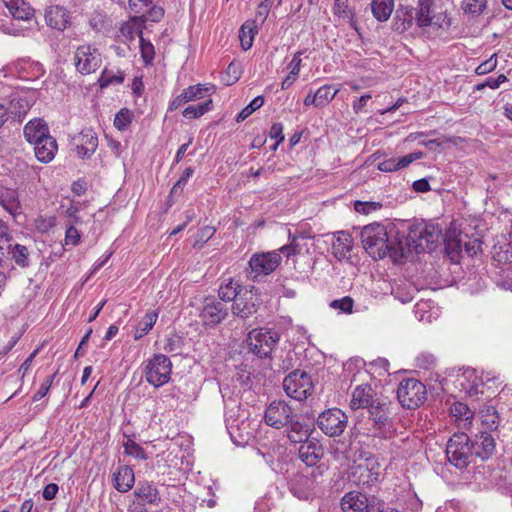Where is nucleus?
Returning a JSON list of instances; mask_svg holds the SVG:
<instances>
[{"mask_svg": "<svg viewBox=\"0 0 512 512\" xmlns=\"http://www.w3.org/2000/svg\"><path fill=\"white\" fill-rule=\"evenodd\" d=\"M448 461L458 469L475 462L471 438L465 433H455L446 447Z\"/></svg>", "mask_w": 512, "mask_h": 512, "instance_id": "f257e3e1", "label": "nucleus"}, {"mask_svg": "<svg viewBox=\"0 0 512 512\" xmlns=\"http://www.w3.org/2000/svg\"><path fill=\"white\" fill-rule=\"evenodd\" d=\"M388 240L386 227L382 224L372 223L365 226L361 231L363 248L374 259L385 258Z\"/></svg>", "mask_w": 512, "mask_h": 512, "instance_id": "f03ea898", "label": "nucleus"}, {"mask_svg": "<svg viewBox=\"0 0 512 512\" xmlns=\"http://www.w3.org/2000/svg\"><path fill=\"white\" fill-rule=\"evenodd\" d=\"M280 340V334L269 328L252 329L246 338L250 352L263 359L271 356Z\"/></svg>", "mask_w": 512, "mask_h": 512, "instance_id": "7ed1b4c3", "label": "nucleus"}, {"mask_svg": "<svg viewBox=\"0 0 512 512\" xmlns=\"http://www.w3.org/2000/svg\"><path fill=\"white\" fill-rule=\"evenodd\" d=\"M369 420L372 421L373 436L391 439L396 435V427L390 417V405L377 400L368 408Z\"/></svg>", "mask_w": 512, "mask_h": 512, "instance_id": "20e7f679", "label": "nucleus"}, {"mask_svg": "<svg viewBox=\"0 0 512 512\" xmlns=\"http://www.w3.org/2000/svg\"><path fill=\"white\" fill-rule=\"evenodd\" d=\"M384 501L375 495L350 491L341 499L343 512H384Z\"/></svg>", "mask_w": 512, "mask_h": 512, "instance_id": "39448f33", "label": "nucleus"}, {"mask_svg": "<svg viewBox=\"0 0 512 512\" xmlns=\"http://www.w3.org/2000/svg\"><path fill=\"white\" fill-rule=\"evenodd\" d=\"M426 387L417 379H403L397 388V398L402 407L418 408L426 400Z\"/></svg>", "mask_w": 512, "mask_h": 512, "instance_id": "423d86ee", "label": "nucleus"}, {"mask_svg": "<svg viewBox=\"0 0 512 512\" xmlns=\"http://www.w3.org/2000/svg\"><path fill=\"white\" fill-rule=\"evenodd\" d=\"M441 236V230L433 224H424L411 229L408 244L412 245L417 253L431 252L435 249Z\"/></svg>", "mask_w": 512, "mask_h": 512, "instance_id": "0eeeda50", "label": "nucleus"}, {"mask_svg": "<svg viewBox=\"0 0 512 512\" xmlns=\"http://www.w3.org/2000/svg\"><path fill=\"white\" fill-rule=\"evenodd\" d=\"M172 371V363L164 354H154L145 365V379L154 387L168 383Z\"/></svg>", "mask_w": 512, "mask_h": 512, "instance_id": "6e6552de", "label": "nucleus"}, {"mask_svg": "<svg viewBox=\"0 0 512 512\" xmlns=\"http://www.w3.org/2000/svg\"><path fill=\"white\" fill-rule=\"evenodd\" d=\"M283 389L289 397L301 401L312 393L313 383L305 371L294 370L284 378Z\"/></svg>", "mask_w": 512, "mask_h": 512, "instance_id": "1a4fd4ad", "label": "nucleus"}, {"mask_svg": "<svg viewBox=\"0 0 512 512\" xmlns=\"http://www.w3.org/2000/svg\"><path fill=\"white\" fill-rule=\"evenodd\" d=\"M348 424V416L338 408H331L322 412L317 418L319 429L329 437L340 436Z\"/></svg>", "mask_w": 512, "mask_h": 512, "instance_id": "9d476101", "label": "nucleus"}, {"mask_svg": "<svg viewBox=\"0 0 512 512\" xmlns=\"http://www.w3.org/2000/svg\"><path fill=\"white\" fill-rule=\"evenodd\" d=\"M77 71L83 75L95 72L102 64L101 54L90 44L80 45L74 53Z\"/></svg>", "mask_w": 512, "mask_h": 512, "instance_id": "9b49d317", "label": "nucleus"}, {"mask_svg": "<svg viewBox=\"0 0 512 512\" xmlns=\"http://www.w3.org/2000/svg\"><path fill=\"white\" fill-rule=\"evenodd\" d=\"M404 21L407 22L408 26H411L412 22L415 21L417 26L421 28L429 26L442 27L443 22L446 21V16L442 17L434 13L433 0H419L414 15H409Z\"/></svg>", "mask_w": 512, "mask_h": 512, "instance_id": "f8f14e48", "label": "nucleus"}, {"mask_svg": "<svg viewBox=\"0 0 512 512\" xmlns=\"http://www.w3.org/2000/svg\"><path fill=\"white\" fill-rule=\"evenodd\" d=\"M295 417L292 407L283 400L273 401L265 410L264 420L275 429L286 427Z\"/></svg>", "mask_w": 512, "mask_h": 512, "instance_id": "ddd939ff", "label": "nucleus"}, {"mask_svg": "<svg viewBox=\"0 0 512 512\" xmlns=\"http://www.w3.org/2000/svg\"><path fill=\"white\" fill-rule=\"evenodd\" d=\"M229 310L227 304L215 297H206L200 312V318L205 326L214 327L227 318Z\"/></svg>", "mask_w": 512, "mask_h": 512, "instance_id": "4468645a", "label": "nucleus"}, {"mask_svg": "<svg viewBox=\"0 0 512 512\" xmlns=\"http://www.w3.org/2000/svg\"><path fill=\"white\" fill-rule=\"evenodd\" d=\"M281 256L276 252L254 254L249 260V275L253 280L272 273L280 264Z\"/></svg>", "mask_w": 512, "mask_h": 512, "instance_id": "2eb2a0df", "label": "nucleus"}, {"mask_svg": "<svg viewBox=\"0 0 512 512\" xmlns=\"http://www.w3.org/2000/svg\"><path fill=\"white\" fill-rule=\"evenodd\" d=\"M258 298L253 293L252 289L245 287L242 292L235 299V302L231 306V310L234 316L241 319H247L254 315L258 310Z\"/></svg>", "mask_w": 512, "mask_h": 512, "instance_id": "dca6fc26", "label": "nucleus"}, {"mask_svg": "<svg viewBox=\"0 0 512 512\" xmlns=\"http://www.w3.org/2000/svg\"><path fill=\"white\" fill-rule=\"evenodd\" d=\"M471 445L475 460L479 458L481 461L489 459L496 449L495 439L488 432L475 435L474 439H471Z\"/></svg>", "mask_w": 512, "mask_h": 512, "instance_id": "f3484780", "label": "nucleus"}, {"mask_svg": "<svg viewBox=\"0 0 512 512\" xmlns=\"http://www.w3.org/2000/svg\"><path fill=\"white\" fill-rule=\"evenodd\" d=\"M74 142L77 155L82 159L90 158L98 147L97 134L91 129L82 130L81 133L74 138Z\"/></svg>", "mask_w": 512, "mask_h": 512, "instance_id": "a211bd4d", "label": "nucleus"}, {"mask_svg": "<svg viewBox=\"0 0 512 512\" xmlns=\"http://www.w3.org/2000/svg\"><path fill=\"white\" fill-rule=\"evenodd\" d=\"M300 460L308 467H314L324 456V449L318 442L308 440L298 450Z\"/></svg>", "mask_w": 512, "mask_h": 512, "instance_id": "6ab92c4d", "label": "nucleus"}, {"mask_svg": "<svg viewBox=\"0 0 512 512\" xmlns=\"http://www.w3.org/2000/svg\"><path fill=\"white\" fill-rule=\"evenodd\" d=\"M333 236L332 254L339 261L348 259L353 248V238L351 234L347 231H337Z\"/></svg>", "mask_w": 512, "mask_h": 512, "instance_id": "aec40b11", "label": "nucleus"}, {"mask_svg": "<svg viewBox=\"0 0 512 512\" xmlns=\"http://www.w3.org/2000/svg\"><path fill=\"white\" fill-rule=\"evenodd\" d=\"M422 151H415L400 158H389L378 163L377 167L382 172H395L408 167L412 162L423 158Z\"/></svg>", "mask_w": 512, "mask_h": 512, "instance_id": "412c9836", "label": "nucleus"}, {"mask_svg": "<svg viewBox=\"0 0 512 512\" xmlns=\"http://www.w3.org/2000/svg\"><path fill=\"white\" fill-rule=\"evenodd\" d=\"M286 428L287 437L294 444H302L308 441L312 432L310 426L300 421L297 415L288 423Z\"/></svg>", "mask_w": 512, "mask_h": 512, "instance_id": "4be33fe9", "label": "nucleus"}, {"mask_svg": "<svg viewBox=\"0 0 512 512\" xmlns=\"http://www.w3.org/2000/svg\"><path fill=\"white\" fill-rule=\"evenodd\" d=\"M23 133L27 142L32 145L50 135L47 123L40 118H34L26 123Z\"/></svg>", "mask_w": 512, "mask_h": 512, "instance_id": "5701e85b", "label": "nucleus"}, {"mask_svg": "<svg viewBox=\"0 0 512 512\" xmlns=\"http://www.w3.org/2000/svg\"><path fill=\"white\" fill-rule=\"evenodd\" d=\"M33 146L35 157L39 162L45 164L51 162L54 159L58 150L57 141L51 135L44 137V139L35 143Z\"/></svg>", "mask_w": 512, "mask_h": 512, "instance_id": "b1692460", "label": "nucleus"}, {"mask_svg": "<svg viewBox=\"0 0 512 512\" xmlns=\"http://www.w3.org/2000/svg\"><path fill=\"white\" fill-rule=\"evenodd\" d=\"M135 497L144 504L158 505L161 496L153 482L140 481L134 490Z\"/></svg>", "mask_w": 512, "mask_h": 512, "instance_id": "393cba45", "label": "nucleus"}, {"mask_svg": "<svg viewBox=\"0 0 512 512\" xmlns=\"http://www.w3.org/2000/svg\"><path fill=\"white\" fill-rule=\"evenodd\" d=\"M377 399L373 398V389L370 385H358L352 392L350 407L353 410L369 408Z\"/></svg>", "mask_w": 512, "mask_h": 512, "instance_id": "a878e982", "label": "nucleus"}, {"mask_svg": "<svg viewBox=\"0 0 512 512\" xmlns=\"http://www.w3.org/2000/svg\"><path fill=\"white\" fill-rule=\"evenodd\" d=\"M46 23L57 30H64L70 21L69 12L61 6H50L45 12Z\"/></svg>", "mask_w": 512, "mask_h": 512, "instance_id": "bb28decb", "label": "nucleus"}, {"mask_svg": "<svg viewBox=\"0 0 512 512\" xmlns=\"http://www.w3.org/2000/svg\"><path fill=\"white\" fill-rule=\"evenodd\" d=\"M313 481L306 475L296 474L289 482L290 492L300 500L309 498Z\"/></svg>", "mask_w": 512, "mask_h": 512, "instance_id": "cd10ccee", "label": "nucleus"}, {"mask_svg": "<svg viewBox=\"0 0 512 512\" xmlns=\"http://www.w3.org/2000/svg\"><path fill=\"white\" fill-rule=\"evenodd\" d=\"M113 482L116 490L122 493L128 492L135 482L133 469L126 465L118 467L114 473Z\"/></svg>", "mask_w": 512, "mask_h": 512, "instance_id": "c85d7f7f", "label": "nucleus"}, {"mask_svg": "<svg viewBox=\"0 0 512 512\" xmlns=\"http://www.w3.org/2000/svg\"><path fill=\"white\" fill-rule=\"evenodd\" d=\"M10 14L19 20H30L35 15V10L24 0H3Z\"/></svg>", "mask_w": 512, "mask_h": 512, "instance_id": "c756f323", "label": "nucleus"}, {"mask_svg": "<svg viewBox=\"0 0 512 512\" xmlns=\"http://www.w3.org/2000/svg\"><path fill=\"white\" fill-rule=\"evenodd\" d=\"M145 28V18L140 16L131 17L127 22L122 24L120 34L126 40H133L136 36L143 37V30Z\"/></svg>", "mask_w": 512, "mask_h": 512, "instance_id": "7c9ffc66", "label": "nucleus"}, {"mask_svg": "<svg viewBox=\"0 0 512 512\" xmlns=\"http://www.w3.org/2000/svg\"><path fill=\"white\" fill-rule=\"evenodd\" d=\"M355 483L362 487H371L379 481L378 467L359 465L353 473Z\"/></svg>", "mask_w": 512, "mask_h": 512, "instance_id": "2f4dec72", "label": "nucleus"}, {"mask_svg": "<svg viewBox=\"0 0 512 512\" xmlns=\"http://www.w3.org/2000/svg\"><path fill=\"white\" fill-rule=\"evenodd\" d=\"M451 415L459 427L468 429L472 424L474 413L467 404L456 402L451 407Z\"/></svg>", "mask_w": 512, "mask_h": 512, "instance_id": "473e14b6", "label": "nucleus"}, {"mask_svg": "<svg viewBox=\"0 0 512 512\" xmlns=\"http://www.w3.org/2000/svg\"><path fill=\"white\" fill-rule=\"evenodd\" d=\"M244 288L245 286L241 285L238 281L229 279L227 282H224L220 285L218 290V300L222 301L225 304L230 302L234 303L235 299L238 298V296L242 292V289Z\"/></svg>", "mask_w": 512, "mask_h": 512, "instance_id": "72a5a7b5", "label": "nucleus"}, {"mask_svg": "<svg viewBox=\"0 0 512 512\" xmlns=\"http://www.w3.org/2000/svg\"><path fill=\"white\" fill-rule=\"evenodd\" d=\"M0 205L14 218L21 214V205L14 190H5L0 193Z\"/></svg>", "mask_w": 512, "mask_h": 512, "instance_id": "f704fd0d", "label": "nucleus"}, {"mask_svg": "<svg viewBox=\"0 0 512 512\" xmlns=\"http://www.w3.org/2000/svg\"><path fill=\"white\" fill-rule=\"evenodd\" d=\"M4 250H8V254L11 255V259L21 268H27L29 266V251L28 248L21 244H10V242H4Z\"/></svg>", "mask_w": 512, "mask_h": 512, "instance_id": "c9c22d12", "label": "nucleus"}, {"mask_svg": "<svg viewBox=\"0 0 512 512\" xmlns=\"http://www.w3.org/2000/svg\"><path fill=\"white\" fill-rule=\"evenodd\" d=\"M158 313L155 310L148 311L135 327L134 339L139 340L145 336L155 325Z\"/></svg>", "mask_w": 512, "mask_h": 512, "instance_id": "e433bc0d", "label": "nucleus"}, {"mask_svg": "<svg viewBox=\"0 0 512 512\" xmlns=\"http://www.w3.org/2000/svg\"><path fill=\"white\" fill-rule=\"evenodd\" d=\"M394 7L393 0H372L371 10L378 21H386L390 17Z\"/></svg>", "mask_w": 512, "mask_h": 512, "instance_id": "4c0bfd02", "label": "nucleus"}, {"mask_svg": "<svg viewBox=\"0 0 512 512\" xmlns=\"http://www.w3.org/2000/svg\"><path fill=\"white\" fill-rule=\"evenodd\" d=\"M333 13L335 16L346 20L353 29L357 30V23L354 19L355 15L348 6V0H334Z\"/></svg>", "mask_w": 512, "mask_h": 512, "instance_id": "58836bf2", "label": "nucleus"}, {"mask_svg": "<svg viewBox=\"0 0 512 512\" xmlns=\"http://www.w3.org/2000/svg\"><path fill=\"white\" fill-rule=\"evenodd\" d=\"M257 32L255 21H247L241 26L239 38L244 50H248L252 47L253 39Z\"/></svg>", "mask_w": 512, "mask_h": 512, "instance_id": "ea45409f", "label": "nucleus"}, {"mask_svg": "<svg viewBox=\"0 0 512 512\" xmlns=\"http://www.w3.org/2000/svg\"><path fill=\"white\" fill-rule=\"evenodd\" d=\"M213 101L211 98L196 105H189L183 111L182 115L186 119H197L212 109Z\"/></svg>", "mask_w": 512, "mask_h": 512, "instance_id": "a19ab883", "label": "nucleus"}, {"mask_svg": "<svg viewBox=\"0 0 512 512\" xmlns=\"http://www.w3.org/2000/svg\"><path fill=\"white\" fill-rule=\"evenodd\" d=\"M123 81L124 76L119 70L114 72L112 69H108L107 67L104 68L98 79L101 88L108 87L109 85H118Z\"/></svg>", "mask_w": 512, "mask_h": 512, "instance_id": "79ce46f5", "label": "nucleus"}, {"mask_svg": "<svg viewBox=\"0 0 512 512\" xmlns=\"http://www.w3.org/2000/svg\"><path fill=\"white\" fill-rule=\"evenodd\" d=\"M482 423L490 429H497L500 424V416L496 408L492 405H486L481 409Z\"/></svg>", "mask_w": 512, "mask_h": 512, "instance_id": "37998d69", "label": "nucleus"}, {"mask_svg": "<svg viewBox=\"0 0 512 512\" xmlns=\"http://www.w3.org/2000/svg\"><path fill=\"white\" fill-rule=\"evenodd\" d=\"M338 89H333L331 85L320 87L313 95L317 101V107H323L329 104L338 93Z\"/></svg>", "mask_w": 512, "mask_h": 512, "instance_id": "c03bdc74", "label": "nucleus"}, {"mask_svg": "<svg viewBox=\"0 0 512 512\" xmlns=\"http://www.w3.org/2000/svg\"><path fill=\"white\" fill-rule=\"evenodd\" d=\"M213 85L210 84H196L189 86L184 89L183 92L186 95L188 101H196L205 97V95L213 89Z\"/></svg>", "mask_w": 512, "mask_h": 512, "instance_id": "a18cd8bd", "label": "nucleus"}, {"mask_svg": "<svg viewBox=\"0 0 512 512\" xmlns=\"http://www.w3.org/2000/svg\"><path fill=\"white\" fill-rule=\"evenodd\" d=\"M389 256L393 262H401L405 258V247L402 241H387V252L385 257Z\"/></svg>", "mask_w": 512, "mask_h": 512, "instance_id": "49530a36", "label": "nucleus"}, {"mask_svg": "<svg viewBox=\"0 0 512 512\" xmlns=\"http://www.w3.org/2000/svg\"><path fill=\"white\" fill-rule=\"evenodd\" d=\"M487 382L493 381L494 383H501L499 376H492L490 372L483 373L481 380L479 382H473V384L468 388L467 393L469 397L477 396L478 394H483V380Z\"/></svg>", "mask_w": 512, "mask_h": 512, "instance_id": "de8ad7c7", "label": "nucleus"}, {"mask_svg": "<svg viewBox=\"0 0 512 512\" xmlns=\"http://www.w3.org/2000/svg\"><path fill=\"white\" fill-rule=\"evenodd\" d=\"M486 0H463L462 9L465 13L478 16L486 9Z\"/></svg>", "mask_w": 512, "mask_h": 512, "instance_id": "09e8293b", "label": "nucleus"}, {"mask_svg": "<svg viewBox=\"0 0 512 512\" xmlns=\"http://www.w3.org/2000/svg\"><path fill=\"white\" fill-rule=\"evenodd\" d=\"M125 454L139 460H146L147 454L144 449L132 439H128L123 444Z\"/></svg>", "mask_w": 512, "mask_h": 512, "instance_id": "8fccbe9b", "label": "nucleus"}, {"mask_svg": "<svg viewBox=\"0 0 512 512\" xmlns=\"http://www.w3.org/2000/svg\"><path fill=\"white\" fill-rule=\"evenodd\" d=\"M264 98L262 96L255 97L246 107H244L236 117L237 122H242L248 118L254 111L262 107Z\"/></svg>", "mask_w": 512, "mask_h": 512, "instance_id": "3c124183", "label": "nucleus"}, {"mask_svg": "<svg viewBox=\"0 0 512 512\" xmlns=\"http://www.w3.org/2000/svg\"><path fill=\"white\" fill-rule=\"evenodd\" d=\"M133 114L128 109H121L114 119V126L119 131H125L132 122Z\"/></svg>", "mask_w": 512, "mask_h": 512, "instance_id": "603ef678", "label": "nucleus"}, {"mask_svg": "<svg viewBox=\"0 0 512 512\" xmlns=\"http://www.w3.org/2000/svg\"><path fill=\"white\" fill-rule=\"evenodd\" d=\"M140 17L145 18L146 21L159 22L164 16V9L160 6L151 5L144 13H140Z\"/></svg>", "mask_w": 512, "mask_h": 512, "instance_id": "864d4df0", "label": "nucleus"}, {"mask_svg": "<svg viewBox=\"0 0 512 512\" xmlns=\"http://www.w3.org/2000/svg\"><path fill=\"white\" fill-rule=\"evenodd\" d=\"M139 42L141 56L146 64H150L155 55L154 46L150 41L145 40L144 37H141Z\"/></svg>", "mask_w": 512, "mask_h": 512, "instance_id": "5fc2aeb1", "label": "nucleus"}, {"mask_svg": "<svg viewBox=\"0 0 512 512\" xmlns=\"http://www.w3.org/2000/svg\"><path fill=\"white\" fill-rule=\"evenodd\" d=\"M216 232L212 226H205L201 228L196 234L195 246L202 247L208 240H210Z\"/></svg>", "mask_w": 512, "mask_h": 512, "instance_id": "6e6d98bb", "label": "nucleus"}, {"mask_svg": "<svg viewBox=\"0 0 512 512\" xmlns=\"http://www.w3.org/2000/svg\"><path fill=\"white\" fill-rule=\"evenodd\" d=\"M354 305V300L350 296H345L341 299L333 300L330 306L334 309H339L344 313H351Z\"/></svg>", "mask_w": 512, "mask_h": 512, "instance_id": "4d7b16f0", "label": "nucleus"}, {"mask_svg": "<svg viewBox=\"0 0 512 512\" xmlns=\"http://www.w3.org/2000/svg\"><path fill=\"white\" fill-rule=\"evenodd\" d=\"M194 170L191 167H188L184 170L181 177L178 179V181L174 184V186L171 189V193L176 194L178 192H182L184 186L188 182L189 178L193 175Z\"/></svg>", "mask_w": 512, "mask_h": 512, "instance_id": "13d9d810", "label": "nucleus"}, {"mask_svg": "<svg viewBox=\"0 0 512 512\" xmlns=\"http://www.w3.org/2000/svg\"><path fill=\"white\" fill-rule=\"evenodd\" d=\"M269 136L271 139L276 140L272 147L273 150H276L278 145L284 141L283 125L281 123H274L270 128Z\"/></svg>", "mask_w": 512, "mask_h": 512, "instance_id": "bf43d9fd", "label": "nucleus"}, {"mask_svg": "<svg viewBox=\"0 0 512 512\" xmlns=\"http://www.w3.org/2000/svg\"><path fill=\"white\" fill-rule=\"evenodd\" d=\"M497 66V58L496 55H492L489 59L482 62L476 69L475 72L478 75H484L491 71H493Z\"/></svg>", "mask_w": 512, "mask_h": 512, "instance_id": "052dcab7", "label": "nucleus"}, {"mask_svg": "<svg viewBox=\"0 0 512 512\" xmlns=\"http://www.w3.org/2000/svg\"><path fill=\"white\" fill-rule=\"evenodd\" d=\"M80 241V233L75 225L69 224L65 233V245L76 246Z\"/></svg>", "mask_w": 512, "mask_h": 512, "instance_id": "680f3d73", "label": "nucleus"}, {"mask_svg": "<svg viewBox=\"0 0 512 512\" xmlns=\"http://www.w3.org/2000/svg\"><path fill=\"white\" fill-rule=\"evenodd\" d=\"M154 0H129V7L135 14L144 13Z\"/></svg>", "mask_w": 512, "mask_h": 512, "instance_id": "e2e57ef3", "label": "nucleus"}, {"mask_svg": "<svg viewBox=\"0 0 512 512\" xmlns=\"http://www.w3.org/2000/svg\"><path fill=\"white\" fill-rule=\"evenodd\" d=\"M226 75L228 77V79L225 80L226 85L234 84L240 77L239 64L231 62L227 67Z\"/></svg>", "mask_w": 512, "mask_h": 512, "instance_id": "0e129e2a", "label": "nucleus"}, {"mask_svg": "<svg viewBox=\"0 0 512 512\" xmlns=\"http://www.w3.org/2000/svg\"><path fill=\"white\" fill-rule=\"evenodd\" d=\"M0 281L6 282L5 270L12 269L11 259L5 256L4 250H0Z\"/></svg>", "mask_w": 512, "mask_h": 512, "instance_id": "69168bd1", "label": "nucleus"}, {"mask_svg": "<svg viewBox=\"0 0 512 512\" xmlns=\"http://www.w3.org/2000/svg\"><path fill=\"white\" fill-rule=\"evenodd\" d=\"M416 360L418 367L425 369H429L435 363V357L432 354H421Z\"/></svg>", "mask_w": 512, "mask_h": 512, "instance_id": "338daca9", "label": "nucleus"}, {"mask_svg": "<svg viewBox=\"0 0 512 512\" xmlns=\"http://www.w3.org/2000/svg\"><path fill=\"white\" fill-rule=\"evenodd\" d=\"M497 284L505 290L512 291V270L503 271V275L498 280Z\"/></svg>", "mask_w": 512, "mask_h": 512, "instance_id": "774afa93", "label": "nucleus"}]
</instances>
